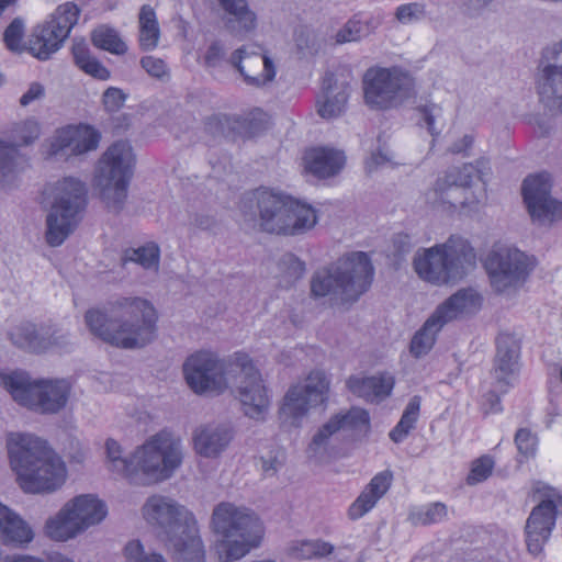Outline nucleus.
I'll return each mask as SVG.
<instances>
[{
  "mask_svg": "<svg viewBox=\"0 0 562 562\" xmlns=\"http://www.w3.org/2000/svg\"><path fill=\"white\" fill-rule=\"evenodd\" d=\"M91 41L95 47L114 55H123L127 52V46L122 41L119 33L108 26H99L95 29L92 32Z\"/></svg>",
  "mask_w": 562,
  "mask_h": 562,
  "instance_id": "46",
  "label": "nucleus"
},
{
  "mask_svg": "<svg viewBox=\"0 0 562 562\" xmlns=\"http://www.w3.org/2000/svg\"><path fill=\"white\" fill-rule=\"evenodd\" d=\"M80 10L72 3L60 4L49 20L38 25L29 41L27 50L40 60H47L69 36L78 21Z\"/></svg>",
  "mask_w": 562,
  "mask_h": 562,
  "instance_id": "15",
  "label": "nucleus"
},
{
  "mask_svg": "<svg viewBox=\"0 0 562 562\" xmlns=\"http://www.w3.org/2000/svg\"><path fill=\"white\" fill-rule=\"evenodd\" d=\"M330 380L322 370H313L304 383L292 385L284 395L280 416L291 418L292 425L300 420L313 407L326 405L329 398Z\"/></svg>",
  "mask_w": 562,
  "mask_h": 562,
  "instance_id": "18",
  "label": "nucleus"
},
{
  "mask_svg": "<svg viewBox=\"0 0 562 562\" xmlns=\"http://www.w3.org/2000/svg\"><path fill=\"white\" fill-rule=\"evenodd\" d=\"M181 463V441L168 432H158L132 454L127 480L137 485H151L171 477Z\"/></svg>",
  "mask_w": 562,
  "mask_h": 562,
  "instance_id": "8",
  "label": "nucleus"
},
{
  "mask_svg": "<svg viewBox=\"0 0 562 562\" xmlns=\"http://www.w3.org/2000/svg\"><path fill=\"white\" fill-rule=\"evenodd\" d=\"M227 360L220 359L216 353L200 350L183 363L187 384L195 394H221L227 389L226 375L236 371Z\"/></svg>",
  "mask_w": 562,
  "mask_h": 562,
  "instance_id": "14",
  "label": "nucleus"
},
{
  "mask_svg": "<svg viewBox=\"0 0 562 562\" xmlns=\"http://www.w3.org/2000/svg\"><path fill=\"white\" fill-rule=\"evenodd\" d=\"M226 50L220 41L211 43L204 55V63L207 67H217L224 60Z\"/></svg>",
  "mask_w": 562,
  "mask_h": 562,
  "instance_id": "64",
  "label": "nucleus"
},
{
  "mask_svg": "<svg viewBox=\"0 0 562 562\" xmlns=\"http://www.w3.org/2000/svg\"><path fill=\"white\" fill-rule=\"evenodd\" d=\"M288 212L284 215L285 224H289V228L281 231L280 235H301L312 229L317 223L316 211L305 203L291 198L288 201Z\"/></svg>",
  "mask_w": 562,
  "mask_h": 562,
  "instance_id": "35",
  "label": "nucleus"
},
{
  "mask_svg": "<svg viewBox=\"0 0 562 562\" xmlns=\"http://www.w3.org/2000/svg\"><path fill=\"white\" fill-rule=\"evenodd\" d=\"M393 475L383 471L374 475L361 494L350 505L348 515L350 519H359L370 512L378 501L389 491Z\"/></svg>",
  "mask_w": 562,
  "mask_h": 562,
  "instance_id": "30",
  "label": "nucleus"
},
{
  "mask_svg": "<svg viewBox=\"0 0 562 562\" xmlns=\"http://www.w3.org/2000/svg\"><path fill=\"white\" fill-rule=\"evenodd\" d=\"M49 326L35 325L30 322L21 323L9 333L10 341L18 348L33 352L43 353L47 351Z\"/></svg>",
  "mask_w": 562,
  "mask_h": 562,
  "instance_id": "33",
  "label": "nucleus"
},
{
  "mask_svg": "<svg viewBox=\"0 0 562 562\" xmlns=\"http://www.w3.org/2000/svg\"><path fill=\"white\" fill-rule=\"evenodd\" d=\"M485 268L493 290L497 293H507L524 284L533 268V262L517 248H501L488 255Z\"/></svg>",
  "mask_w": 562,
  "mask_h": 562,
  "instance_id": "17",
  "label": "nucleus"
},
{
  "mask_svg": "<svg viewBox=\"0 0 562 562\" xmlns=\"http://www.w3.org/2000/svg\"><path fill=\"white\" fill-rule=\"evenodd\" d=\"M83 318L93 337L120 349H142L157 337V311L139 296H119L103 310H88Z\"/></svg>",
  "mask_w": 562,
  "mask_h": 562,
  "instance_id": "1",
  "label": "nucleus"
},
{
  "mask_svg": "<svg viewBox=\"0 0 562 562\" xmlns=\"http://www.w3.org/2000/svg\"><path fill=\"white\" fill-rule=\"evenodd\" d=\"M291 198L268 189H258L251 193L248 201L257 204L262 231L280 235L281 231L290 227L289 224H285L284 215L288 212V201H291Z\"/></svg>",
  "mask_w": 562,
  "mask_h": 562,
  "instance_id": "24",
  "label": "nucleus"
},
{
  "mask_svg": "<svg viewBox=\"0 0 562 562\" xmlns=\"http://www.w3.org/2000/svg\"><path fill=\"white\" fill-rule=\"evenodd\" d=\"M24 36V24L19 18L14 19L5 29L3 41L11 52H21L23 49L22 40Z\"/></svg>",
  "mask_w": 562,
  "mask_h": 562,
  "instance_id": "56",
  "label": "nucleus"
},
{
  "mask_svg": "<svg viewBox=\"0 0 562 562\" xmlns=\"http://www.w3.org/2000/svg\"><path fill=\"white\" fill-rule=\"evenodd\" d=\"M143 514L147 522L158 529V536L178 562H205L196 520L183 505L170 497L154 495L146 501Z\"/></svg>",
  "mask_w": 562,
  "mask_h": 562,
  "instance_id": "3",
  "label": "nucleus"
},
{
  "mask_svg": "<svg viewBox=\"0 0 562 562\" xmlns=\"http://www.w3.org/2000/svg\"><path fill=\"white\" fill-rule=\"evenodd\" d=\"M217 4L223 26L229 34L243 38L257 27V14L247 0H221Z\"/></svg>",
  "mask_w": 562,
  "mask_h": 562,
  "instance_id": "27",
  "label": "nucleus"
},
{
  "mask_svg": "<svg viewBox=\"0 0 562 562\" xmlns=\"http://www.w3.org/2000/svg\"><path fill=\"white\" fill-rule=\"evenodd\" d=\"M422 398L418 395L413 396L406 405L400 422L390 431V438L394 442H402L415 428L419 417Z\"/></svg>",
  "mask_w": 562,
  "mask_h": 562,
  "instance_id": "43",
  "label": "nucleus"
},
{
  "mask_svg": "<svg viewBox=\"0 0 562 562\" xmlns=\"http://www.w3.org/2000/svg\"><path fill=\"white\" fill-rule=\"evenodd\" d=\"M395 19L404 25L423 21L427 15L426 4L423 2H409L401 4L395 10Z\"/></svg>",
  "mask_w": 562,
  "mask_h": 562,
  "instance_id": "54",
  "label": "nucleus"
},
{
  "mask_svg": "<svg viewBox=\"0 0 562 562\" xmlns=\"http://www.w3.org/2000/svg\"><path fill=\"white\" fill-rule=\"evenodd\" d=\"M494 460L490 456H482L472 462L471 471L467 477L469 485L481 483L492 474Z\"/></svg>",
  "mask_w": 562,
  "mask_h": 562,
  "instance_id": "55",
  "label": "nucleus"
},
{
  "mask_svg": "<svg viewBox=\"0 0 562 562\" xmlns=\"http://www.w3.org/2000/svg\"><path fill=\"white\" fill-rule=\"evenodd\" d=\"M127 95L116 87L108 88L102 95V102L108 112H117L126 100Z\"/></svg>",
  "mask_w": 562,
  "mask_h": 562,
  "instance_id": "61",
  "label": "nucleus"
},
{
  "mask_svg": "<svg viewBox=\"0 0 562 562\" xmlns=\"http://www.w3.org/2000/svg\"><path fill=\"white\" fill-rule=\"evenodd\" d=\"M71 50L75 64L86 74L100 80H108L110 78L111 72L109 69L90 55L89 48L83 41H75Z\"/></svg>",
  "mask_w": 562,
  "mask_h": 562,
  "instance_id": "40",
  "label": "nucleus"
},
{
  "mask_svg": "<svg viewBox=\"0 0 562 562\" xmlns=\"http://www.w3.org/2000/svg\"><path fill=\"white\" fill-rule=\"evenodd\" d=\"M425 201L434 209L454 210L458 205L471 206V202L458 196V189L449 187L443 178H439L434 187L425 192Z\"/></svg>",
  "mask_w": 562,
  "mask_h": 562,
  "instance_id": "37",
  "label": "nucleus"
},
{
  "mask_svg": "<svg viewBox=\"0 0 562 562\" xmlns=\"http://www.w3.org/2000/svg\"><path fill=\"white\" fill-rule=\"evenodd\" d=\"M422 398L418 395L413 396L406 405L400 422L390 431V438L394 442H402L415 428L419 417Z\"/></svg>",
  "mask_w": 562,
  "mask_h": 562,
  "instance_id": "45",
  "label": "nucleus"
},
{
  "mask_svg": "<svg viewBox=\"0 0 562 562\" xmlns=\"http://www.w3.org/2000/svg\"><path fill=\"white\" fill-rule=\"evenodd\" d=\"M228 63L238 70L244 81L251 87L261 88L273 81L276 66L262 52L252 47H240L229 57Z\"/></svg>",
  "mask_w": 562,
  "mask_h": 562,
  "instance_id": "23",
  "label": "nucleus"
},
{
  "mask_svg": "<svg viewBox=\"0 0 562 562\" xmlns=\"http://www.w3.org/2000/svg\"><path fill=\"white\" fill-rule=\"evenodd\" d=\"M442 327L443 325L431 314L423 327L414 335L411 341V352L416 357L426 355L432 348L436 335Z\"/></svg>",
  "mask_w": 562,
  "mask_h": 562,
  "instance_id": "42",
  "label": "nucleus"
},
{
  "mask_svg": "<svg viewBox=\"0 0 562 562\" xmlns=\"http://www.w3.org/2000/svg\"><path fill=\"white\" fill-rule=\"evenodd\" d=\"M447 506L442 503H434L409 515L413 525H430L443 521L447 518Z\"/></svg>",
  "mask_w": 562,
  "mask_h": 562,
  "instance_id": "52",
  "label": "nucleus"
},
{
  "mask_svg": "<svg viewBox=\"0 0 562 562\" xmlns=\"http://www.w3.org/2000/svg\"><path fill=\"white\" fill-rule=\"evenodd\" d=\"M349 83L338 81L333 74H326L323 79L324 101H318V114L324 119L340 115L349 97Z\"/></svg>",
  "mask_w": 562,
  "mask_h": 562,
  "instance_id": "31",
  "label": "nucleus"
},
{
  "mask_svg": "<svg viewBox=\"0 0 562 562\" xmlns=\"http://www.w3.org/2000/svg\"><path fill=\"white\" fill-rule=\"evenodd\" d=\"M334 547L322 540H303L294 542L290 548V554L295 559H313L325 557L333 552Z\"/></svg>",
  "mask_w": 562,
  "mask_h": 562,
  "instance_id": "49",
  "label": "nucleus"
},
{
  "mask_svg": "<svg viewBox=\"0 0 562 562\" xmlns=\"http://www.w3.org/2000/svg\"><path fill=\"white\" fill-rule=\"evenodd\" d=\"M551 187V177L547 172L527 177L522 183V196L527 209L535 207V204L542 200L552 198Z\"/></svg>",
  "mask_w": 562,
  "mask_h": 562,
  "instance_id": "39",
  "label": "nucleus"
},
{
  "mask_svg": "<svg viewBox=\"0 0 562 562\" xmlns=\"http://www.w3.org/2000/svg\"><path fill=\"white\" fill-rule=\"evenodd\" d=\"M476 169L473 165H463L460 168H452L449 170L443 177L446 183L449 187H456L458 189V196H461L462 200L470 202L468 198V188L470 187L473 177L475 175ZM473 201H471V205Z\"/></svg>",
  "mask_w": 562,
  "mask_h": 562,
  "instance_id": "48",
  "label": "nucleus"
},
{
  "mask_svg": "<svg viewBox=\"0 0 562 562\" xmlns=\"http://www.w3.org/2000/svg\"><path fill=\"white\" fill-rule=\"evenodd\" d=\"M515 443L518 451L528 457L535 454L538 439L530 430L521 428L516 432Z\"/></svg>",
  "mask_w": 562,
  "mask_h": 562,
  "instance_id": "60",
  "label": "nucleus"
},
{
  "mask_svg": "<svg viewBox=\"0 0 562 562\" xmlns=\"http://www.w3.org/2000/svg\"><path fill=\"white\" fill-rule=\"evenodd\" d=\"M0 384L22 406L42 414H56L69 398L71 385L66 379L32 380L27 372H0Z\"/></svg>",
  "mask_w": 562,
  "mask_h": 562,
  "instance_id": "9",
  "label": "nucleus"
},
{
  "mask_svg": "<svg viewBox=\"0 0 562 562\" xmlns=\"http://www.w3.org/2000/svg\"><path fill=\"white\" fill-rule=\"evenodd\" d=\"M348 390L356 396L369 402L387 397L394 386V379L387 374L371 376L351 375L346 381Z\"/></svg>",
  "mask_w": 562,
  "mask_h": 562,
  "instance_id": "29",
  "label": "nucleus"
},
{
  "mask_svg": "<svg viewBox=\"0 0 562 562\" xmlns=\"http://www.w3.org/2000/svg\"><path fill=\"white\" fill-rule=\"evenodd\" d=\"M100 134L88 125L67 126L56 132L45 150V157L67 160L97 149Z\"/></svg>",
  "mask_w": 562,
  "mask_h": 562,
  "instance_id": "22",
  "label": "nucleus"
},
{
  "mask_svg": "<svg viewBox=\"0 0 562 562\" xmlns=\"http://www.w3.org/2000/svg\"><path fill=\"white\" fill-rule=\"evenodd\" d=\"M80 10L72 3L60 4L49 20L38 25L29 41L27 50L40 60H47L69 36L78 21Z\"/></svg>",
  "mask_w": 562,
  "mask_h": 562,
  "instance_id": "16",
  "label": "nucleus"
},
{
  "mask_svg": "<svg viewBox=\"0 0 562 562\" xmlns=\"http://www.w3.org/2000/svg\"><path fill=\"white\" fill-rule=\"evenodd\" d=\"M47 336L49 342L47 346V351L50 349L68 351L72 347L70 334L68 331L55 329L49 326V334Z\"/></svg>",
  "mask_w": 562,
  "mask_h": 562,
  "instance_id": "63",
  "label": "nucleus"
},
{
  "mask_svg": "<svg viewBox=\"0 0 562 562\" xmlns=\"http://www.w3.org/2000/svg\"><path fill=\"white\" fill-rule=\"evenodd\" d=\"M367 34V25L360 20H349L336 34L339 44L359 41Z\"/></svg>",
  "mask_w": 562,
  "mask_h": 562,
  "instance_id": "57",
  "label": "nucleus"
},
{
  "mask_svg": "<svg viewBox=\"0 0 562 562\" xmlns=\"http://www.w3.org/2000/svg\"><path fill=\"white\" fill-rule=\"evenodd\" d=\"M212 527L217 536L214 551L221 562L244 558L259 547L265 533L262 521L252 509L229 502L214 507Z\"/></svg>",
  "mask_w": 562,
  "mask_h": 562,
  "instance_id": "4",
  "label": "nucleus"
},
{
  "mask_svg": "<svg viewBox=\"0 0 562 562\" xmlns=\"http://www.w3.org/2000/svg\"><path fill=\"white\" fill-rule=\"evenodd\" d=\"M8 452L24 492H54L65 483L67 471L64 461L41 438L30 434L11 435Z\"/></svg>",
  "mask_w": 562,
  "mask_h": 562,
  "instance_id": "2",
  "label": "nucleus"
},
{
  "mask_svg": "<svg viewBox=\"0 0 562 562\" xmlns=\"http://www.w3.org/2000/svg\"><path fill=\"white\" fill-rule=\"evenodd\" d=\"M142 68L153 78L161 81L169 80L170 71L164 59L155 56H145L140 59Z\"/></svg>",
  "mask_w": 562,
  "mask_h": 562,
  "instance_id": "58",
  "label": "nucleus"
},
{
  "mask_svg": "<svg viewBox=\"0 0 562 562\" xmlns=\"http://www.w3.org/2000/svg\"><path fill=\"white\" fill-rule=\"evenodd\" d=\"M520 345L514 335L502 333L496 338V355L492 375L496 387L506 393L512 385V381L518 371V358Z\"/></svg>",
  "mask_w": 562,
  "mask_h": 562,
  "instance_id": "25",
  "label": "nucleus"
},
{
  "mask_svg": "<svg viewBox=\"0 0 562 562\" xmlns=\"http://www.w3.org/2000/svg\"><path fill=\"white\" fill-rule=\"evenodd\" d=\"M284 454L281 451L269 452L267 456L260 457V469L265 476H273L282 468Z\"/></svg>",
  "mask_w": 562,
  "mask_h": 562,
  "instance_id": "62",
  "label": "nucleus"
},
{
  "mask_svg": "<svg viewBox=\"0 0 562 562\" xmlns=\"http://www.w3.org/2000/svg\"><path fill=\"white\" fill-rule=\"evenodd\" d=\"M370 429L369 413L360 407H351L330 416L312 437L307 446V457L316 462H327L337 456V441L342 432L352 436L366 434Z\"/></svg>",
  "mask_w": 562,
  "mask_h": 562,
  "instance_id": "13",
  "label": "nucleus"
},
{
  "mask_svg": "<svg viewBox=\"0 0 562 562\" xmlns=\"http://www.w3.org/2000/svg\"><path fill=\"white\" fill-rule=\"evenodd\" d=\"M537 492L541 499L532 508L525 526L527 550L535 557L543 551L555 527L559 509H562V495L555 488L543 486Z\"/></svg>",
  "mask_w": 562,
  "mask_h": 562,
  "instance_id": "19",
  "label": "nucleus"
},
{
  "mask_svg": "<svg viewBox=\"0 0 562 562\" xmlns=\"http://www.w3.org/2000/svg\"><path fill=\"white\" fill-rule=\"evenodd\" d=\"M125 562H167L160 554L147 550L139 540L128 541L124 548Z\"/></svg>",
  "mask_w": 562,
  "mask_h": 562,
  "instance_id": "53",
  "label": "nucleus"
},
{
  "mask_svg": "<svg viewBox=\"0 0 562 562\" xmlns=\"http://www.w3.org/2000/svg\"><path fill=\"white\" fill-rule=\"evenodd\" d=\"M528 212L533 222L539 225H550L562 220V202L554 198L544 199L535 204V207H529Z\"/></svg>",
  "mask_w": 562,
  "mask_h": 562,
  "instance_id": "47",
  "label": "nucleus"
},
{
  "mask_svg": "<svg viewBox=\"0 0 562 562\" xmlns=\"http://www.w3.org/2000/svg\"><path fill=\"white\" fill-rule=\"evenodd\" d=\"M416 110L430 135H439L445 126L443 110L441 105L427 101L424 104H419Z\"/></svg>",
  "mask_w": 562,
  "mask_h": 562,
  "instance_id": "50",
  "label": "nucleus"
},
{
  "mask_svg": "<svg viewBox=\"0 0 562 562\" xmlns=\"http://www.w3.org/2000/svg\"><path fill=\"white\" fill-rule=\"evenodd\" d=\"M481 294L472 288L458 290L441 303L432 315L445 326L447 323L471 316L482 306Z\"/></svg>",
  "mask_w": 562,
  "mask_h": 562,
  "instance_id": "26",
  "label": "nucleus"
},
{
  "mask_svg": "<svg viewBox=\"0 0 562 562\" xmlns=\"http://www.w3.org/2000/svg\"><path fill=\"white\" fill-rule=\"evenodd\" d=\"M537 91L548 111L552 114L562 113V40L542 50Z\"/></svg>",
  "mask_w": 562,
  "mask_h": 562,
  "instance_id": "21",
  "label": "nucleus"
},
{
  "mask_svg": "<svg viewBox=\"0 0 562 562\" xmlns=\"http://www.w3.org/2000/svg\"><path fill=\"white\" fill-rule=\"evenodd\" d=\"M160 249L155 243H148L137 248H128L123 252L122 265L137 263L145 270L157 272L159 269Z\"/></svg>",
  "mask_w": 562,
  "mask_h": 562,
  "instance_id": "41",
  "label": "nucleus"
},
{
  "mask_svg": "<svg viewBox=\"0 0 562 562\" xmlns=\"http://www.w3.org/2000/svg\"><path fill=\"white\" fill-rule=\"evenodd\" d=\"M279 266L289 278V281H296L302 278L305 272V263L293 254L283 255Z\"/></svg>",
  "mask_w": 562,
  "mask_h": 562,
  "instance_id": "59",
  "label": "nucleus"
},
{
  "mask_svg": "<svg viewBox=\"0 0 562 562\" xmlns=\"http://www.w3.org/2000/svg\"><path fill=\"white\" fill-rule=\"evenodd\" d=\"M306 169L318 178H327L336 175L345 164L342 151L330 148H313L306 151Z\"/></svg>",
  "mask_w": 562,
  "mask_h": 562,
  "instance_id": "34",
  "label": "nucleus"
},
{
  "mask_svg": "<svg viewBox=\"0 0 562 562\" xmlns=\"http://www.w3.org/2000/svg\"><path fill=\"white\" fill-rule=\"evenodd\" d=\"M134 154L124 140L112 144L99 160L94 182L106 207L120 212L127 198L133 175Z\"/></svg>",
  "mask_w": 562,
  "mask_h": 562,
  "instance_id": "10",
  "label": "nucleus"
},
{
  "mask_svg": "<svg viewBox=\"0 0 562 562\" xmlns=\"http://www.w3.org/2000/svg\"><path fill=\"white\" fill-rule=\"evenodd\" d=\"M139 46L143 50H153L157 47L160 30L155 10L144 4L139 12Z\"/></svg>",
  "mask_w": 562,
  "mask_h": 562,
  "instance_id": "38",
  "label": "nucleus"
},
{
  "mask_svg": "<svg viewBox=\"0 0 562 562\" xmlns=\"http://www.w3.org/2000/svg\"><path fill=\"white\" fill-rule=\"evenodd\" d=\"M45 202L48 206L46 243L58 247L79 223L87 205V188L82 181L66 177L46 188Z\"/></svg>",
  "mask_w": 562,
  "mask_h": 562,
  "instance_id": "7",
  "label": "nucleus"
},
{
  "mask_svg": "<svg viewBox=\"0 0 562 562\" xmlns=\"http://www.w3.org/2000/svg\"><path fill=\"white\" fill-rule=\"evenodd\" d=\"M373 277L374 267L368 254L353 251L315 272L311 292L317 297L330 295L341 303H353L370 289Z\"/></svg>",
  "mask_w": 562,
  "mask_h": 562,
  "instance_id": "5",
  "label": "nucleus"
},
{
  "mask_svg": "<svg viewBox=\"0 0 562 562\" xmlns=\"http://www.w3.org/2000/svg\"><path fill=\"white\" fill-rule=\"evenodd\" d=\"M25 165L26 159L16 146L0 138V184L13 183Z\"/></svg>",
  "mask_w": 562,
  "mask_h": 562,
  "instance_id": "36",
  "label": "nucleus"
},
{
  "mask_svg": "<svg viewBox=\"0 0 562 562\" xmlns=\"http://www.w3.org/2000/svg\"><path fill=\"white\" fill-rule=\"evenodd\" d=\"M234 438V430L228 425H205L194 431L193 445L198 454L207 459L220 457Z\"/></svg>",
  "mask_w": 562,
  "mask_h": 562,
  "instance_id": "28",
  "label": "nucleus"
},
{
  "mask_svg": "<svg viewBox=\"0 0 562 562\" xmlns=\"http://www.w3.org/2000/svg\"><path fill=\"white\" fill-rule=\"evenodd\" d=\"M229 363L239 371V379L232 393L238 401L243 414L258 423L267 420L271 407V395L260 371L245 352H235Z\"/></svg>",
  "mask_w": 562,
  "mask_h": 562,
  "instance_id": "12",
  "label": "nucleus"
},
{
  "mask_svg": "<svg viewBox=\"0 0 562 562\" xmlns=\"http://www.w3.org/2000/svg\"><path fill=\"white\" fill-rule=\"evenodd\" d=\"M108 515L106 505L93 495H79L47 519L45 533L55 541H67L99 525Z\"/></svg>",
  "mask_w": 562,
  "mask_h": 562,
  "instance_id": "11",
  "label": "nucleus"
},
{
  "mask_svg": "<svg viewBox=\"0 0 562 562\" xmlns=\"http://www.w3.org/2000/svg\"><path fill=\"white\" fill-rule=\"evenodd\" d=\"M363 90L368 104L387 109L401 104L409 97L411 82L396 70L369 69L363 77Z\"/></svg>",
  "mask_w": 562,
  "mask_h": 562,
  "instance_id": "20",
  "label": "nucleus"
},
{
  "mask_svg": "<svg viewBox=\"0 0 562 562\" xmlns=\"http://www.w3.org/2000/svg\"><path fill=\"white\" fill-rule=\"evenodd\" d=\"M422 398L418 395L413 396L406 405L400 422L390 431V438L394 442H402L415 428L419 417Z\"/></svg>",
  "mask_w": 562,
  "mask_h": 562,
  "instance_id": "44",
  "label": "nucleus"
},
{
  "mask_svg": "<svg viewBox=\"0 0 562 562\" xmlns=\"http://www.w3.org/2000/svg\"><path fill=\"white\" fill-rule=\"evenodd\" d=\"M105 452L110 470L122 474L127 479L132 463V456L130 458H124L121 445L112 438H109L105 441Z\"/></svg>",
  "mask_w": 562,
  "mask_h": 562,
  "instance_id": "51",
  "label": "nucleus"
},
{
  "mask_svg": "<svg viewBox=\"0 0 562 562\" xmlns=\"http://www.w3.org/2000/svg\"><path fill=\"white\" fill-rule=\"evenodd\" d=\"M417 276L440 285L464 279L476 267V255L470 243L451 236L446 243L416 251L413 260Z\"/></svg>",
  "mask_w": 562,
  "mask_h": 562,
  "instance_id": "6",
  "label": "nucleus"
},
{
  "mask_svg": "<svg viewBox=\"0 0 562 562\" xmlns=\"http://www.w3.org/2000/svg\"><path fill=\"white\" fill-rule=\"evenodd\" d=\"M0 535L4 544L25 547L34 539L30 525L9 507L0 504Z\"/></svg>",
  "mask_w": 562,
  "mask_h": 562,
  "instance_id": "32",
  "label": "nucleus"
}]
</instances>
